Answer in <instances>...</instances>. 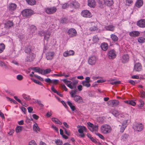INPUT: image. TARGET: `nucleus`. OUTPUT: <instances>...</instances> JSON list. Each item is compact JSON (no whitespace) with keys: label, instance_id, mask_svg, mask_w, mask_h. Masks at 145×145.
Listing matches in <instances>:
<instances>
[{"label":"nucleus","instance_id":"052dcab7","mask_svg":"<svg viewBox=\"0 0 145 145\" xmlns=\"http://www.w3.org/2000/svg\"><path fill=\"white\" fill-rule=\"evenodd\" d=\"M29 145H37V144L34 140H32L29 142Z\"/></svg>","mask_w":145,"mask_h":145},{"label":"nucleus","instance_id":"5701e85b","mask_svg":"<svg viewBox=\"0 0 145 145\" xmlns=\"http://www.w3.org/2000/svg\"><path fill=\"white\" fill-rule=\"evenodd\" d=\"M93 23H92L91 24V25L87 29L88 30L90 31H93L98 29L97 27L95 25H93Z\"/></svg>","mask_w":145,"mask_h":145},{"label":"nucleus","instance_id":"f3484780","mask_svg":"<svg viewBox=\"0 0 145 145\" xmlns=\"http://www.w3.org/2000/svg\"><path fill=\"white\" fill-rule=\"evenodd\" d=\"M137 25L139 27L144 28L145 27V20L140 19L138 21L137 23Z\"/></svg>","mask_w":145,"mask_h":145},{"label":"nucleus","instance_id":"e2e57ef3","mask_svg":"<svg viewBox=\"0 0 145 145\" xmlns=\"http://www.w3.org/2000/svg\"><path fill=\"white\" fill-rule=\"evenodd\" d=\"M52 113L51 111L50 112H47L46 114V116L48 117H49L52 116Z\"/></svg>","mask_w":145,"mask_h":145},{"label":"nucleus","instance_id":"f03ea898","mask_svg":"<svg viewBox=\"0 0 145 145\" xmlns=\"http://www.w3.org/2000/svg\"><path fill=\"white\" fill-rule=\"evenodd\" d=\"M101 132L104 134H107L110 133L112 131L111 126L107 124H103L100 127Z\"/></svg>","mask_w":145,"mask_h":145},{"label":"nucleus","instance_id":"39448f33","mask_svg":"<svg viewBox=\"0 0 145 145\" xmlns=\"http://www.w3.org/2000/svg\"><path fill=\"white\" fill-rule=\"evenodd\" d=\"M133 128L136 132H141L144 128V125L140 123H137L135 124L133 126Z\"/></svg>","mask_w":145,"mask_h":145},{"label":"nucleus","instance_id":"4d7b16f0","mask_svg":"<svg viewBox=\"0 0 145 145\" xmlns=\"http://www.w3.org/2000/svg\"><path fill=\"white\" fill-rule=\"evenodd\" d=\"M64 75V73H62L61 72L58 74H54L52 75V76H61Z\"/></svg>","mask_w":145,"mask_h":145},{"label":"nucleus","instance_id":"ddd939ff","mask_svg":"<svg viewBox=\"0 0 145 145\" xmlns=\"http://www.w3.org/2000/svg\"><path fill=\"white\" fill-rule=\"evenodd\" d=\"M45 10L47 13L51 14L55 13L57 9L56 7H53L45 8Z\"/></svg>","mask_w":145,"mask_h":145},{"label":"nucleus","instance_id":"6e6d98bb","mask_svg":"<svg viewBox=\"0 0 145 145\" xmlns=\"http://www.w3.org/2000/svg\"><path fill=\"white\" fill-rule=\"evenodd\" d=\"M51 128H52L56 132H58L59 129L58 128L55 126L54 125H52L51 126Z\"/></svg>","mask_w":145,"mask_h":145},{"label":"nucleus","instance_id":"9b49d317","mask_svg":"<svg viewBox=\"0 0 145 145\" xmlns=\"http://www.w3.org/2000/svg\"><path fill=\"white\" fill-rule=\"evenodd\" d=\"M97 60V57L95 56L90 57L88 59V62L89 65H93L95 64Z\"/></svg>","mask_w":145,"mask_h":145},{"label":"nucleus","instance_id":"3c124183","mask_svg":"<svg viewBox=\"0 0 145 145\" xmlns=\"http://www.w3.org/2000/svg\"><path fill=\"white\" fill-rule=\"evenodd\" d=\"M31 79L35 83H36L37 84H38L39 85H41V86H42V83L39 81L38 80H37L34 79L33 78H31Z\"/></svg>","mask_w":145,"mask_h":145},{"label":"nucleus","instance_id":"774afa93","mask_svg":"<svg viewBox=\"0 0 145 145\" xmlns=\"http://www.w3.org/2000/svg\"><path fill=\"white\" fill-rule=\"evenodd\" d=\"M141 97L142 98L145 97V92L144 91H142L141 93Z\"/></svg>","mask_w":145,"mask_h":145},{"label":"nucleus","instance_id":"72a5a7b5","mask_svg":"<svg viewBox=\"0 0 145 145\" xmlns=\"http://www.w3.org/2000/svg\"><path fill=\"white\" fill-rule=\"evenodd\" d=\"M51 71V69H46L45 70L42 69L41 74L43 75L46 74L50 73Z\"/></svg>","mask_w":145,"mask_h":145},{"label":"nucleus","instance_id":"20e7f679","mask_svg":"<svg viewBox=\"0 0 145 145\" xmlns=\"http://www.w3.org/2000/svg\"><path fill=\"white\" fill-rule=\"evenodd\" d=\"M88 128L91 131L95 134L98 132V126L97 125H94L90 122L88 123Z\"/></svg>","mask_w":145,"mask_h":145},{"label":"nucleus","instance_id":"f8f14e48","mask_svg":"<svg viewBox=\"0 0 145 145\" xmlns=\"http://www.w3.org/2000/svg\"><path fill=\"white\" fill-rule=\"evenodd\" d=\"M55 53L52 51L47 52L45 54L46 58L48 60H51L54 57Z\"/></svg>","mask_w":145,"mask_h":145},{"label":"nucleus","instance_id":"58836bf2","mask_svg":"<svg viewBox=\"0 0 145 145\" xmlns=\"http://www.w3.org/2000/svg\"><path fill=\"white\" fill-rule=\"evenodd\" d=\"M27 3L31 5H35L36 2L35 0H26Z\"/></svg>","mask_w":145,"mask_h":145},{"label":"nucleus","instance_id":"69168bd1","mask_svg":"<svg viewBox=\"0 0 145 145\" xmlns=\"http://www.w3.org/2000/svg\"><path fill=\"white\" fill-rule=\"evenodd\" d=\"M14 130L13 129L10 130L9 132L8 133V135H13L14 132Z\"/></svg>","mask_w":145,"mask_h":145},{"label":"nucleus","instance_id":"b1692460","mask_svg":"<svg viewBox=\"0 0 145 145\" xmlns=\"http://www.w3.org/2000/svg\"><path fill=\"white\" fill-rule=\"evenodd\" d=\"M143 3V0H137L135 3V6L137 8H139L142 6Z\"/></svg>","mask_w":145,"mask_h":145},{"label":"nucleus","instance_id":"bb28decb","mask_svg":"<svg viewBox=\"0 0 145 145\" xmlns=\"http://www.w3.org/2000/svg\"><path fill=\"white\" fill-rule=\"evenodd\" d=\"M105 4L108 6H112L113 4V0H104Z\"/></svg>","mask_w":145,"mask_h":145},{"label":"nucleus","instance_id":"c85d7f7f","mask_svg":"<svg viewBox=\"0 0 145 145\" xmlns=\"http://www.w3.org/2000/svg\"><path fill=\"white\" fill-rule=\"evenodd\" d=\"M101 47L102 50L106 51L108 48V45L106 43H103L101 44Z\"/></svg>","mask_w":145,"mask_h":145},{"label":"nucleus","instance_id":"603ef678","mask_svg":"<svg viewBox=\"0 0 145 145\" xmlns=\"http://www.w3.org/2000/svg\"><path fill=\"white\" fill-rule=\"evenodd\" d=\"M70 94L71 97L73 98L76 95V91H75L72 90L70 92Z\"/></svg>","mask_w":145,"mask_h":145},{"label":"nucleus","instance_id":"7c9ffc66","mask_svg":"<svg viewBox=\"0 0 145 145\" xmlns=\"http://www.w3.org/2000/svg\"><path fill=\"white\" fill-rule=\"evenodd\" d=\"M16 4L14 3H11L9 5L8 8L10 10H14L16 9Z\"/></svg>","mask_w":145,"mask_h":145},{"label":"nucleus","instance_id":"473e14b6","mask_svg":"<svg viewBox=\"0 0 145 145\" xmlns=\"http://www.w3.org/2000/svg\"><path fill=\"white\" fill-rule=\"evenodd\" d=\"M52 121L55 123L60 125L62 124V123L57 118H52Z\"/></svg>","mask_w":145,"mask_h":145},{"label":"nucleus","instance_id":"864d4df0","mask_svg":"<svg viewBox=\"0 0 145 145\" xmlns=\"http://www.w3.org/2000/svg\"><path fill=\"white\" fill-rule=\"evenodd\" d=\"M96 135L98 136L101 139L104 140L105 138L104 136L101 134L99 133L98 132L96 133L95 134Z\"/></svg>","mask_w":145,"mask_h":145},{"label":"nucleus","instance_id":"412c9836","mask_svg":"<svg viewBox=\"0 0 145 145\" xmlns=\"http://www.w3.org/2000/svg\"><path fill=\"white\" fill-rule=\"evenodd\" d=\"M108 104L113 107L115 106L118 105L119 103V101L117 100H112L109 101Z\"/></svg>","mask_w":145,"mask_h":145},{"label":"nucleus","instance_id":"13d9d810","mask_svg":"<svg viewBox=\"0 0 145 145\" xmlns=\"http://www.w3.org/2000/svg\"><path fill=\"white\" fill-rule=\"evenodd\" d=\"M125 116V114L123 113H121V112L119 115V116L118 117V118H124Z\"/></svg>","mask_w":145,"mask_h":145},{"label":"nucleus","instance_id":"0e129e2a","mask_svg":"<svg viewBox=\"0 0 145 145\" xmlns=\"http://www.w3.org/2000/svg\"><path fill=\"white\" fill-rule=\"evenodd\" d=\"M68 6V4L67 3H65L63 4L62 6V8L63 9H65L67 8Z\"/></svg>","mask_w":145,"mask_h":145},{"label":"nucleus","instance_id":"bf43d9fd","mask_svg":"<svg viewBox=\"0 0 145 145\" xmlns=\"http://www.w3.org/2000/svg\"><path fill=\"white\" fill-rule=\"evenodd\" d=\"M16 78L18 80H21L23 79V77L22 75L19 74L17 76Z\"/></svg>","mask_w":145,"mask_h":145},{"label":"nucleus","instance_id":"aec40b11","mask_svg":"<svg viewBox=\"0 0 145 145\" xmlns=\"http://www.w3.org/2000/svg\"><path fill=\"white\" fill-rule=\"evenodd\" d=\"M74 54V52L72 50L67 51L64 52L63 54V56L65 57L73 55Z\"/></svg>","mask_w":145,"mask_h":145},{"label":"nucleus","instance_id":"393cba45","mask_svg":"<svg viewBox=\"0 0 145 145\" xmlns=\"http://www.w3.org/2000/svg\"><path fill=\"white\" fill-rule=\"evenodd\" d=\"M140 33V32L138 31H133L129 32V35L131 37H136L138 36Z\"/></svg>","mask_w":145,"mask_h":145},{"label":"nucleus","instance_id":"37998d69","mask_svg":"<svg viewBox=\"0 0 145 145\" xmlns=\"http://www.w3.org/2000/svg\"><path fill=\"white\" fill-rule=\"evenodd\" d=\"M54 141L55 143L57 145H61L63 144L62 141L59 139H56Z\"/></svg>","mask_w":145,"mask_h":145},{"label":"nucleus","instance_id":"0eeeda50","mask_svg":"<svg viewBox=\"0 0 145 145\" xmlns=\"http://www.w3.org/2000/svg\"><path fill=\"white\" fill-rule=\"evenodd\" d=\"M4 28L7 29H8L14 25V23L12 21L7 20L4 23Z\"/></svg>","mask_w":145,"mask_h":145},{"label":"nucleus","instance_id":"6ab92c4d","mask_svg":"<svg viewBox=\"0 0 145 145\" xmlns=\"http://www.w3.org/2000/svg\"><path fill=\"white\" fill-rule=\"evenodd\" d=\"M104 28L106 30L113 31L115 29V27L112 24H110L107 26H105Z\"/></svg>","mask_w":145,"mask_h":145},{"label":"nucleus","instance_id":"c03bdc74","mask_svg":"<svg viewBox=\"0 0 145 145\" xmlns=\"http://www.w3.org/2000/svg\"><path fill=\"white\" fill-rule=\"evenodd\" d=\"M22 127L21 126H18L15 129V131L16 133H19L22 130Z\"/></svg>","mask_w":145,"mask_h":145},{"label":"nucleus","instance_id":"f257e3e1","mask_svg":"<svg viewBox=\"0 0 145 145\" xmlns=\"http://www.w3.org/2000/svg\"><path fill=\"white\" fill-rule=\"evenodd\" d=\"M52 30V29L51 30L49 29L45 31L43 30L40 31L39 32L38 34L40 36H44V39L48 40L51 35Z\"/></svg>","mask_w":145,"mask_h":145},{"label":"nucleus","instance_id":"cd10ccee","mask_svg":"<svg viewBox=\"0 0 145 145\" xmlns=\"http://www.w3.org/2000/svg\"><path fill=\"white\" fill-rule=\"evenodd\" d=\"M95 5V2L94 0H88V5L91 7H93Z\"/></svg>","mask_w":145,"mask_h":145},{"label":"nucleus","instance_id":"4468645a","mask_svg":"<svg viewBox=\"0 0 145 145\" xmlns=\"http://www.w3.org/2000/svg\"><path fill=\"white\" fill-rule=\"evenodd\" d=\"M73 99L76 103H78L82 104L84 103V101L82 98L78 95H76L73 98Z\"/></svg>","mask_w":145,"mask_h":145},{"label":"nucleus","instance_id":"2f4dec72","mask_svg":"<svg viewBox=\"0 0 145 145\" xmlns=\"http://www.w3.org/2000/svg\"><path fill=\"white\" fill-rule=\"evenodd\" d=\"M124 102L133 106H135L136 104V103L133 100H126L124 101Z\"/></svg>","mask_w":145,"mask_h":145},{"label":"nucleus","instance_id":"79ce46f5","mask_svg":"<svg viewBox=\"0 0 145 145\" xmlns=\"http://www.w3.org/2000/svg\"><path fill=\"white\" fill-rule=\"evenodd\" d=\"M99 40V37L97 35L94 36L92 38V40L93 43H95L97 42Z\"/></svg>","mask_w":145,"mask_h":145},{"label":"nucleus","instance_id":"a18cd8bd","mask_svg":"<svg viewBox=\"0 0 145 145\" xmlns=\"http://www.w3.org/2000/svg\"><path fill=\"white\" fill-rule=\"evenodd\" d=\"M5 46L4 44L1 43L0 44V53L2 52L5 50Z\"/></svg>","mask_w":145,"mask_h":145},{"label":"nucleus","instance_id":"a19ab883","mask_svg":"<svg viewBox=\"0 0 145 145\" xmlns=\"http://www.w3.org/2000/svg\"><path fill=\"white\" fill-rule=\"evenodd\" d=\"M120 112L118 110H114L113 111L112 113L113 115L118 118Z\"/></svg>","mask_w":145,"mask_h":145},{"label":"nucleus","instance_id":"a211bd4d","mask_svg":"<svg viewBox=\"0 0 145 145\" xmlns=\"http://www.w3.org/2000/svg\"><path fill=\"white\" fill-rule=\"evenodd\" d=\"M121 126L120 128V132L121 133H123L127 126V120H124L122 123L121 125H119Z\"/></svg>","mask_w":145,"mask_h":145},{"label":"nucleus","instance_id":"ea45409f","mask_svg":"<svg viewBox=\"0 0 145 145\" xmlns=\"http://www.w3.org/2000/svg\"><path fill=\"white\" fill-rule=\"evenodd\" d=\"M110 37L113 41H117L118 40V37L114 34H111L110 35Z\"/></svg>","mask_w":145,"mask_h":145},{"label":"nucleus","instance_id":"c9c22d12","mask_svg":"<svg viewBox=\"0 0 145 145\" xmlns=\"http://www.w3.org/2000/svg\"><path fill=\"white\" fill-rule=\"evenodd\" d=\"M89 83V82H87V81L83 80L82 82V84L83 86L88 88L91 86V84Z\"/></svg>","mask_w":145,"mask_h":145},{"label":"nucleus","instance_id":"680f3d73","mask_svg":"<svg viewBox=\"0 0 145 145\" xmlns=\"http://www.w3.org/2000/svg\"><path fill=\"white\" fill-rule=\"evenodd\" d=\"M35 101L40 106L43 107V105L41 103V101H40L37 100Z\"/></svg>","mask_w":145,"mask_h":145},{"label":"nucleus","instance_id":"dca6fc26","mask_svg":"<svg viewBox=\"0 0 145 145\" xmlns=\"http://www.w3.org/2000/svg\"><path fill=\"white\" fill-rule=\"evenodd\" d=\"M142 69V67L140 63H135L134 66V70L137 72L140 71Z\"/></svg>","mask_w":145,"mask_h":145},{"label":"nucleus","instance_id":"2eb2a0df","mask_svg":"<svg viewBox=\"0 0 145 145\" xmlns=\"http://www.w3.org/2000/svg\"><path fill=\"white\" fill-rule=\"evenodd\" d=\"M108 55L110 59H113L116 57V54L115 51L112 50H110L108 52Z\"/></svg>","mask_w":145,"mask_h":145},{"label":"nucleus","instance_id":"e433bc0d","mask_svg":"<svg viewBox=\"0 0 145 145\" xmlns=\"http://www.w3.org/2000/svg\"><path fill=\"white\" fill-rule=\"evenodd\" d=\"M33 130L36 132L39 131L40 130V129L38 126L37 124L35 123L34 124L33 126Z\"/></svg>","mask_w":145,"mask_h":145},{"label":"nucleus","instance_id":"de8ad7c7","mask_svg":"<svg viewBox=\"0 0 145 145\" xmlns=\"http://www.w3.org/2000/svg\"><path fill=\"white\" fill-rule=\"evenodd\" d=\"M138 41L140 43L145 42V39L142 37H139L138 39Z\"/></svg>","mask_w":145,"mask_h":145},{"label":"nucleus","instance_id":"a878e982","mask_svg":"<svg viewBox=\"0 0 145 145\" xmlns=\"http://www.w3.org/2000/svg\"><path fill=\"white\" fill-rule=\"evenodd\" d=\"M35 57V55L32 53H30L27 56V61H31L34 60Z\"/></svg>","mask_w":145,"mask_h":145},{"label":"nucleus","instance_id":"09e8293b","mask_svg":"<svg viewBox=\"0 0 145 145\" xmlns=\"http://www.w3.org/2000/svg\"><path fill=\"white\" fill-rule=\"evenodd\" d=\"M138 101L140 104L138 105V106L140 107H143L144 105V101L141 99H139Z\"/></svg>","mask_w":145,"mask_h":145},{"label":"nucleus","instance_id":"6e6552de","mask_svg":"<svg viewBox=\"0 0 145 145\" xmlns=\"http://www.w3.org/2000/svg\"><path fill=\"white\" fill-rule=\"evenodd\" d=\"M68 35L71 37L76 36L77 35V32L76 29L74 28L69 29L67 32Z\"/></svg>","mask_w":145,"mask_h":145},{"label":"nucleus","instance_id":"338daca9","mask_svg":"<svg viewBox=\"0 0 145 145\" xmlns=\"http://www.w3.org/2000/svg\"><path fill=\"white\" fill-rule=\"evenodd\" d=\"M32 116L33 118L35 120H37L39 118V116L35 114H33Z\"/></svg>","mask_w":145,"mask_h":145},{"label":"nucleus","instance_id":"8fccbe9b","mask_svg":"<svg viewBox=\"0 0 145 145\" xmlns=\"http://www.w3.org/2000/svg\"><path fill=\"white\" fill-rule=\"evenodd\" d=\"M30 29L31 30V32L32 33H35L36 30V27L34 25H31L30 27Z\"/></svg>","mask_w":145,"mask_h":145},{"label":"nucleus","instance_id":"c756f323","mask_svg":"<svg viewBox=\"0 0 145 145\" xmlns=\"http://www.w3.org/2000/svg\"><path fill=\"white\" fill-rule=\"evenodd\" d=\"M123 1L125 5L128 6H131L133 3V0H123Z\"/></svg>","mask_w":145,"mask_h":145},{"label":"nucleus","instance_id":"4be33fe9","mask_svg":"<svg viewBox=\"0 0 145 145\" xmlns=\"http://www.w3.org/2000/svg\"><path fill=\"white\" fill-rule=\"evenodd\" d=\"M121 60L123 63H125L128 61L129 57L127 54H124L121 57Z\"/></svg>","mask_w":145,"mask_h":145},{"label":"nucleus","instance_id":"7ed1b4c3","mask_svg":"<svg viewBox=\"0 0 145 145\" xmlns=\"http://www.w3.org/2000/svg\"><path fill=\"white\" fill-rule=\"evenodd\" d=\"M62 81L68 87L71 89H72L73 87L78 83V80H73V83L70 80H67L66 79H63Z\"/></svg>","mask_w":145,"mask_h":145},{"label":"nucleus","instance_id":"49530a36","mask_svg":"<svg viewBox=\"0 0 145 145\" xmlns=\"http://www.w3.org/2000/svg\"><path fill=\"white\" fill-rule=\"evenodd\" d=\"M25 53L30 54V53H32L31 52V49L30 47L29 46L25 47Z\"/></svg>","mask_w":145,"mask_h":145},{"label":"nucleus","instance_id":"f704fd0d","mask_svg":"<svg viewBox=\"0 0 145 145\" xmlns=\"http://www.w3.org/2000/svg\"><path fill=\"white\" fill-rule=\"evenodd\" d=\"M67 103L72 111H74L75 110V106L72 105V103L71 102L68 101L67 102Z\"/></svg>","mask_w":145,"mask_h":145},{"label":"nucleus","instance_id":"1a4fd4ad","mask_svg":"<svg viewBox=\"0 0 145 145\" xmlns=\"http://www.w3.org/2000/svg\"><path fill=\"white\" fill-rule=\"evenodd\" d=\"M81 16L84 17L90 18L92 16L91 13L88 10H82L81 13Z\"/></svg>","mask_w":145,"mask_h":145},{"label":"nucleus","instance_id":"9d476101","mask_svg":"<svg viewBox=\"0 0 145 145\" xmlns=\"http://www.w3.org/2000/svg\"><path fill=\"white\" fill-rule=\"evenodd\" d=\"M22 13L24 16L27 17L32 14H33V11L30 9H25L22 11Z\"/></svg>","mask_w":145,"mask_h":145},{"label":"nucleus","instance_id":"4c0bfd02","mask_svg":"<svg viewBox=\"0 0 145 145\" xmlns=\"http://www.w3.org/2000/svg\"><path fill=\"white\" fill-rule=\"evenodd\" d=\"M32 70H34L35 72H38L39 73L41 74L42 69L38 67H34L31 68Z\"/></svg>","mask_w":145,"mask_h":145},{"label":"nucleus","instance_id":"5fc2aeb1","mask_svg":"<svg viewBox=\"0 0 145 145\" xmlns=\"http://www.w3.org/2000/svg\"><path fill=\"white\" fill-rule=\"evenodd\" d=\"M22 96L24 98L27 100H29L30 99L29 96H28L25 94H23L22 95Z\"/></svg>","mask_w":145,"mask_h":145},{"label":"nucleus","instance_id":"423d86ee","mask_svg":"<svg viewBox=\"0 0 145 145\" xmlns=\"http://www.w3.org/2000/svg\"><path fill=\"white\" fill-rule=\"evenodd\" d=\"M77 128L78 129V131L80 134L79 136L81 137H84L85 136V135L83 133L84 132H86V129L84 126L81 125H78L77 126Z\"/></svg>","mask_w":145,"mask_h":145}]
</instances>
